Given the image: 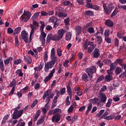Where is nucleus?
Here are the masks:
<instances>
[{"label": "nucleus", "instance_id": "f257e3e1", "mask_svg": "<svg viewBox=\"0 0 126 126\" xmlns=\"http://www.w3.org/2000/svg\"><path fill=\"white\" fill-rule=\"evenodd\" d=\"M22 106V103H20L18 104V106L14 108V113L12 114V119L13 120H17V119H19L22 115H23V110H19L21 106Z\"/></svg>", "mask_w": 126, "mask_h": 126}, {"label": "nucleus", "instance_id": "f03ea898", "mask_svg": "<svg viewBox=\"0 0 126 126\" xmlns=\"http://www.w3.org/2000/svg\"><path fill=\"white\" fill-rule=\"evenodd\" d=\"M96 66L93 65L91 67H88L86 69V72L88 74V76L90 79L93 78V74L96 72Z\"/></svg>", "mask_w": 126, "mask_h": 126}, {"label": "nucleus", "instance_id": "7ed1b4c3", "mask_svg": "<svg viewBox=\"0 0 126 126\" xmlns=\"http://www.w3.org/2000/svg\"><path fill=\"white\" fill-rule=\"evenodd\" d=\"M32 16L31 13L29 11H24L23 14L20 17V19L21 21H24V22H27L29 19H30V17Z\"/></svg>", "mask_w": 126, "mask_h": 126}, {"label": "nucleus", "instance_id": "20e7f679", "mask_svg": "<svg viewBox=\"0 0 126 126\" xmlns=\"http://www.w3.org/2000/svg\"><path fill=\"white\" fill-rule=\"evenodd\" d=\"M65 32V30L63 29L58 30L57 32L58 34L55 35L56 38V40H57V41H60V40H62Z\"/></svg>", "mask_w": 126, "mask_h": 126}, {"label": "nucleus", "instance_id": "39448f33", "mask_svg": "<svg viewBox=\"0 0 126 126\" xmlns=\"http://www.w3.org/2000/svg\"><path fill=\"white\" fill-rule=\"evenodd\" d=\"M21 36L26 44L29 43V38L28 37L29 34L28 32H26V31H22L21 32Z\"/></svg>", "mask_w": 126, "mask_h": 126}, {"label": "nucleus", "instance_id": "423d86ee", "mask_svg": "<svg viewBox=\"0 0 126 126\" xmlns=\"http://www.w3.org/2000/svg\"><path fill=\"white\" fill-rule=\"evenodd\" d=\"M55 63L52 61H50L45 63L44 68L45 72H49V69L53 68V67L55 66Z\"/></svg>", "mask_w": 126, "mask_h": 126}, {"label": "nucleus", "instance_id": "0eeeda50", "mask_svg": "<svg viewBox=\"0 0 126 126\" xmlns=\"http://www.w3.org/2000/svg\"><path fill=\"white\" fill-rule=\"evenodd\" d=\"M103 7L106 14H108V15L111 14V12H112V10H113V7H112V5H108V8H107V5L105 3H103Z\"/></svg>", "mask_w": 126, "mask_h": 126}, {"label": "nucleus", "instance_id": "6e6552de", "mask_svg": "<svg viewBox=\"0 0 126 126\" xmlns=\"http://www.w3.org/2000/svg\"><path fill=\"white\" fill-rule=\"evenodd\" d=\"M58 41L57 40V38L56 37V36L55 35H53L52 33H49L47 35V38H46V43L47 44H50L51 41Z\"/></svg>", "mask_w": 126, "mask_h": 126}, {"label": "nucleus", "instance_id": "1a4fd4ad", "mask_svg": "<svg viewBox=\"0 0 126 126\" xmlns=\"http://www.w3.org/2000/svg\"><path fill=\"white\" fill-rule=\"evenodd\" d=\"M46 37H47V33L44 32H41L39 36V40L41 41L42 45L46 43Z\"/></svg>", "mask_w": 126, "mask_h": 126}, {"label": "nucleus", "instance_id": "9d476101", "mask_svg": "<svg viewBox=\"0 0 126 126\" xmlns=\"http://www.w3.org/2000/svg\"><path fill=\"white\" fill-rule=\"evenodd\" d=\"M30 27L32 30L30 34V42H31V41H32V36L34 35V32H35V29H36V28L37 27H35V26L31 24Z\"/></svg>", "mask_w": 126, "mask_h": 126}, {"label": "nucleus", "instance_id": "9b49d317", "mask_svg": "<svg viewBox=\"0 0 126 126\" xmlns=\"http://www.w3.org/2000/svg\"><path fill=\"white\" fill-rule=\"evenodd\" d=\"M100 50L98 48H95L94 50V51L93 54V58H94L95 59H97L100 57Z\"/></svg>", "mask_w": 126, "mask_h": 126}, {"label": "nucleus", "instance_id": "f8f14e48", "mask_svg": "<svg viewBox=\"0 0 126 126\" xmlns=\"http://www.w3.org/2000/svg\"><path fill=\"white\" fill-rule=\"evenodd\" d=\"M61 115L56 114L54 115L52 117V122H55V123H58L61 121Z\"/></svg>", "mask_w": 126, "mask_h": 126}, {"label": "nucleus", "instance_id": "ddd939ff", "mask_svg": "<svg viewBox=\"0 0 126 126\" xmlns=\"http://www.w3.org/2000/svg\"><path fill=\"white\" fill-rule=\"evenodd\" d=\"M84 15L86 18H89V16H94V12L91 10H87L84 13Z\"/></svg>", "mask_w": 126, "mask_h": 126}, {"label": "nucleus", "instance_id": "4468645a", "mask_svg": "<svg viewBox=\"0 0 126 126\" xmlns=\"http://www.w3.org/2000/svg\"><path fill=\"white\" fill-rule=\"evenodd\" d=\"M12 60H13V58L10 57L9 58H7V59L4 60V63L5 66H8L9 63H12Z\"/></svg>", "mask_w": 126, "mask_h": 126}, {"label": "nucleus", "instance_id": "2eb2a0df", "mask_svg": "<svg viewBox=\"0 0 126 126\" xmlns=\"http://www.w3.org/2000/svg\"><path fill=\"white\" fill-rule=\"evenodd\" d=\"M100 99L99 100V102L100 103H105L106 101H107V96H106V95L105 94H101L100 95Z\"/></svg>", "mask_w": 126, "mask_h": 126}, {"label": "nucleus", "instance_id": "dca6fc26", "mask_svg": "<svg viewBox=\"0 0 126 126\" xmlns=\"http://www.w3.org/2000/svg\"><path fill=\"white\" fill-rule=\"evenodd\" d=\"M105 24L107 27H113L114 26V22L111 20H107L105 21Z\"/></svg>", "mask_w": 126, "mask_h": 126}, {"label": "nucleus", "instance_id": "f3484780", "mask_svg": "<svg viewBox=\"0 0 126 126\" xmlns=\"http://www.w3.org/2000/svg\"><path fill=\"white\" fill-rule=\"evenodd\" d=\"M67 93L70 96V98H71L72 96V90L69 85H68L67 86Z\"/></svg>", "mask_w": 126, "mask_h": 126}, {"label": "nucleus", "instance_id": "a211bd4d", "mask_svg": "<svg viewBox=\"0 0 126 126\" xmlns=\"http://www.w3.org/2000/svg\"><path fill=\"white\" fill-rule=\"evenodd\" d=\"M51 91H52L51 89H48L44 93V94H43L42 97L43 100H45V99H46L47 97H49V95H50V93H51Z\"/></svg>", "mask_w": 126, "mask_h": 126}, {"label": "nucleus", "instance_id": "6ab92c4d", "mask_svg": "<svg viewBox=\"0 0 126 126\" xmlns=\"http://www.w3.org/2000/svg\"><path fill=\"white\" fill-rule=\"evenodd\" d=\"M92 108H93V106L92 105V103H89L88 104L87 110L85 113V115L86 116H87L88 115V114H89V112H90V111H91Z\"/></svg>", "mask_w": 126, "mask_h": 126}, {"label": "nucleus", "instance_id": "aec40b11", "mask_svg": "<svg viewBox=\"0 0 126 126\" xmlns=\"http://www.w3.org/2000/svg\"><path fill=\"white\" fill-rule=\"evenodd\" d=\"M25 62H27L28 63L31 64L32 63V59L28 55H26L24 57Z\"/></svg>", "mask_w": 126, "mask_h": 126}, {"label": "nucleus", "instance_id": "412c9836", "mask_svg": "<svg viewBox=\"0 0 126 126\" xmlns=\"http://www.w3.org/2000/svg\"><path fill=\"white\" fill-rule=\"evenodd\" d=\"M75 30L76 32L77 35H80L81 34V30H82V29L81 28V27L80 26H77L75 28Z\"/></svg>", "mask_w": 126, "mask_h": 126}, {"label": "nucleus", "instance_id": "4be33fe9", "mask_svg": "<svg viewBox=\"0 0 126 126\" xmlns=\"http://www.w3.org/2000/svg\"><path fill=\"white\" fill-rule=\"evenodd\" d=\"M104 78L105 81H106L107 82H110V81L113 80V76L111 75H106Z\"/></svg>", "mask_w": 126, "mask_h": 126}, {"label": "nucleus", "instance_id": "5701e85b", "mask_svg": "<svg viewBox=\"0 0 126 126\" xmlns=\"http://www.w3.org/2000/svg\"><path fill=\"white\" fill-rule=\"evenodd\" d=\"M58 16L60 17V18H65L67 16V14L65 12H59L58 13Z\"/></svg>", "mask_w": 126, "mask_h": 126}, {"label": "nucleus", "instance_id": "b1692460", "mask_svg": "<svg viewBox=\"0 0 126 126\" xmlns=\"http://www.w3.org/2000/svg\"><path fill=\"white\" fill-rule=\"evenodd\" d=\"M82 80L85 81V82H87V81L89 80L88 78V75H87V74L86 73L83 74L82 76Z\"/></svg>", "mask_w": 126, "mask_h": 126}, {"label": "nucleus", "instance_id": "393cba45", "mask_svg": "<svg viewBox=\"0 0 126 126\" xmlns=\"http://www.w3.org/2000/svg\"><path fill=\"white\" fill-rule=\"evenodd\" d=\"M58 21V18L56 17L52 16L51 17L50 19L48 20V22L50 23H54L57 22Z\"/></svg>", "mask_w": 126, "mask_h": 126}, {"label": "nucleus", "instance_id": "a878e982", "mask_svg": "<svg viewBox=\"0 0 126 126\" xmlns=\"http://www.w3.org/2000/svg\"><path fill=\"white\" fill-rule=\"evenodd\" d=\"M57 103H58V99H55V98H53L52 105H51V109H54V108H56L57 107Z\"/></svg>", "mask_w": 126, "mask_h": 126}, {"label": "nucleus", "instance_id": "bb28decb", "mask_svg": "<svg viewBox=\"0 0 126 126\" xmlns=\"http://www.w3.org/2000/svg\"><path fill=\"white\" fill-rule=\"evenodd\" d=\"M96 39L98 42L97 44L98 45H101L102 43V42H103V39L102 38V36L97 35L96 36Z\"/></svg>", "mask_w": 126, "mask_h": 126}, {"label": "nucleus", "instance_id": "cd10ccee", "mask_svg": "<svg viewBox=\"0 0 126 126\" xmlns=\"http://www.w3.org/2000/svg\"><path fill=\"white\" fill-rule=\"evenodd\" d=\"M54 110V115H61V113H62V109L60 108H55Z\"/></svg>", "mask_w": 126, "mask_h": 126}, {"label": "nucleus", "instance_id": "c85d7f7f", "mask_svg": "<svg viewBox=\"0 0 126 126\" xmlns=\"http://www.w3.org/2000/svg\"><path fill=\"white\" fill-rule=\"evenodd\" d=\"M40 15V12L35 13L32 17V20H36L37 18L39 17Z\"/></svg>", "mask_w": 126, "mask_h": 126}, {"label": "nucleus", "instance_id": "c756f323", "mask_svg": "<svg viewBox=\"0 0 126 126\" xmlns=\"http://www.w3.org/2000/svg\"><path fill=\"white\" fill-rule=\"evenodd\" d=\"M94 49H95V46H90L88 48V54H91L92 52H93L94 50Z\"/></svg>", "mask_w": 126, "mask_h": 126}, {"label": "nucleus", "instance_id": "7c9ffc66", "mask_svg": "<svg viewBox=\"0 0 126 126\" xmlns=\"http://www.w3.org/2000/svg\"><path fill=\"white\" fill-rule=\"evenodd\" d=\"M71 39V33L70 32H67L65 35L66 41H70Z\"/></svg>", "mask_w": 126, "mask_h": 126}, {"label": "nucleus", "instance_id": "2f4dec72", "mask_svg": "<svg viewBox=\"0 0 126 126\" xmlns=\"http://www.w3.org/2000/svg\"><path fill=\"white\" fill-rule=\"evenodd\" d=\"M20 31H21V27H18L16 28L14 30V34L15 35V34H19V33H20Z\"/></svg>", "mask_w": 126, "mask_h": 126}, {"label": "nucleus", "instance_id": "473e14b6", "mask_svg": "<svg viewBox=\"0 0 126 126\" xmlns=\"http://www.w3.org/2000/svg\"><path fill=\"white\" fill-rule=\"evenodd\" d=\"M17 126H25V122L23 121V120L21 119L19 121L17 125Z\"/></svg>", "mask_w": 126, "mask_h": 126}, {"label": "nucleus", "instance_id": "72a5a7b5", "mask_svg": "<svg viewBox=\"0 0 126 126\" xmlns=\"http://www.w3.org/2000/svg\"><path fill=\"white\" fill-rule=\"evenodd\" d=\"M45 121V117H42L40 120H39L36 123V125L39 126L44 123Z\"/></svg>", "mask_w": 126, "mask_h": 126}, {"label": "nucleus", "instance_id": "f704fd0d", "mask_svg": "<svg viewBox=\"0 0 126 126\" xmlns=\"http://www.w3.org/2000/svg\"><path fill=\"white\" fill-rule=\"evenodd\" d=\"M123 70H122V68L120 67H118L116 68L115 70V74L116 75H118V74H120L121 72H122Z\"/></svg>", "mask_w": 126, "mask_h": 126}, {"label": "nucleus", "instance_id": "c9c22d12", "mask_svg": "<svg viewBox=\"0 0 126 126\" xmlns=\"http://www.w3.org/2000/svg\"><path fill=\"white\" fill-rule=\"evenodd\" d=\"M50 58L51 59V61L56 64V63L58 62V58L56 56H50Z\"/></svg>", "mask_w": 126, "mask_h": 126}, {"label": "nucleus", "instance_id": "e433bc0d", "mask_svg": "<svg viewBox=\"0 0 126 126\" xmlns=\"http://www.w3.org/2000/svg\"><path fill=\"white\" fill-rule=\"evenodd\" d=\"M112 101H113V99L111 98H109L108 99V102H107V103L105 105L106 108H110V107L111 106V105L112 104Z\"/></svg>", "mask_w": 126, "mask_h": 126}, {"label": "nucleus", "instance_id": "4c0bfd02", "mask_svg": "<svg viewBox=\"0 0 126 126\" xmlns=\"http://www.w3.org/2000/svg\"><path fill=\"white\" fill-rule=\"evenodd\" d=\"M118 12H119V11H118L117 8H116L111 14L110 17H114V16H116L118 14Z\"/></svg>", "mask_w": 126, "mask_h": 126}, {"label": "nucleus", "instance_id": "58836bf2", "mask_svg": "<svg viewBox=\"0 0 126 126\" xmlns=\"http://www.w3.org/2000/svg\"><path fill=\"white\" fill-rule=\"evenodd\" d=\"M16 86V81L15 80V79H13V81L10 83V87H15Z\"/></svg>", "mask_w": 126, "mask_h": 126}, {"label": "nucleus", "instance_id": "ea45409f", "mask_svg": "<svg viewBox=\"0 0 126 126\" xmlns=\"http://www.w3.org/2000/svg\"><path fill=\"white\" fill-rule=\"evenodd\" d=\"M52 77H51L50 75L47 76L44 80L45 83H47V82H48L49 80H51Z\"/></svg>", "mask_w": 126, "mask_h": 126}, {"label": "nucleus", "instance_id": "a19ab883", "mask_svg": "<svg viewBox=\"0 0 126 126\" xmlns=\"http://www.w3.org/2000/svg\"><path fill=\"white\" fill-rule=\"evenodd\" d=\"M114 118H115V116L111 115L107 117H104V120H106V121H109L110 120H113Z\"/></svg>", "mask_w": 126, "mask_h": 126}, {"label": "nucleus", "instance_id": "79ce46f5", "mask_svg": "<svg viewBox=\"0 0 126 126\" xmlns=\"http://www.w3.org/2000/svg\"><path fill=\"white\" fill-rule=\"evenodd\" d=\"M9 118V115H5L2 120V124L4 125V123H6V120H8Z\"/></svg>", "mask_w": 126, "mask_h": 126}, {"label": "nucleus", "instance_id": "37998d69", "mask_svg": "<svg viewBox=\"0 0 126 126\" xmlns=\"http://www.w3.org/2000/svg\"><path fill=\"white\" fill-rule=\"evenodd\" d=\"M57 55L58 57H62L63 56V51L60 48H58L57 50Z\"/></svg>", "mask_w": 126, "mask_h": 126}, {"label": "nucleus", "instance_id": "c03bdc74", "mask_svg": "<svg viewBox=\"0 0 126 126\" xmlns=\"http://www.w3.org/2000/svg\"><path fill=\"white\" fill-rule=\"evenodd\" d=\"M116 63H113L111 64L110 69L111 70V71L115 70V69L116 68Z\"/></svg>", "mask_w": 126, "mask_h": 126}, {"label": "nucleus", "instance_id": "a18cd8bd", "mask_svg": "<svg viewBox=\"0 0 126 126\" xmlns=\"http://www.w3.org/2000/svg\"><path fill=\"white\" fill-rule=\"evenodd\" d=\"M87 31L90 34H93V33H95V31L94 30V28L90 27L88 29Z\"/></svg>", "mask_w": 126, "mask_h": 126}, {"label": "nucleus", "instance_id": "49530a36", "mask_svg": "<svg viewBox=\"0 0 126 126\" xmlns=\"http://www.w3.org/2000/svg\"><path fill=\"white\" fill-rule=\"evenodd\" d=\"M120 78H126V70H125V71L123 72L120 75Z\"/></svg>", "mask_w": 126, "mask_h": 126}, {"label": "nucleus", "instance_id": "de8ad7c7", "mask_svg": "<svg viewBox=\"0 0 126 126\" xmlns=\"http://www.w3.org/2000/svg\"><path fill=\"white\" fill-rule=\"evenodd\" d=\"M17 74H19V76L22 77L23 76V73H22V70L21 69H18L16 71Z\"/></svg>", "mask_w": 126, "mask_h": 126}, {"label": "nucleus", "instance_id": "09e8293b", "mask_svg": "<svg viewBox=\"0 0 126 126\" xmlns=\"http://www.w3.org/2000/svg\"><path fill=\"white\" fill-rule=\"evenodd\" d=\"M38 104V99H35L31 105V108H34Z\"/></svg>", "mask_w": 126, "mask_h": 126}, {"label": "nucleus", "instance_id": "8fccbe9b", "mask_svg": "<svg viewBox=\"0 0 126 126\" xmlns=\"http://www.w3.org/2000/svg\"><path fill=\"white\" fill-rule=\"evenodd\" d=\"M63 4L65 6H70V5H71V2H70V1H64L63 2Z\"/></svg>", "mask_w": 126, "mask_h": 126}, {"label": "nucleus", "instance_id": "3c124183", "mask_svg": "<svg viewBox=\"0 0 126 126\" xmlns=\"http://www.w3.org/2000/svg\"><path fill=\"white\" fill-rule=\"evenodd\" d=\"M15 47H18L19 46V42L18 41V37L17 36H15Z\"/></svg>", "mask_w": 126, "mask_h": 126}, {"label": "nucleus", "instance_id": "603ef678", "mask_svg": "<svg viewBox=\"0 0 126 126\" xmlns=\"http://www.w3.org/2000/svg\"><path fill=\"white\" fill-rule=\"evenodd\" d=\"M117 37L119 39H122L123 38V32L119 31L117 32Z\"/></svg>", "mask_w": 126, "mask_h": 126}, {"label": "nucleus", "instance_id": "864d4df0", "mask_svg": "<svg viewBox=\"0 0 126 126\" xmlns=\"http://www.w3.org/2000/svg\"><path fill=\"white\" fill-rule=\"evenodd\" d=\"M105 112V110H101L98 113L96 114L97 118H99V117L101 116V115H103L104 113Z\"/></svg>", "mask_w": 126, "mask_h": 126}, {"label": "nucleus", "instance_id": "5fc2aeb1", "mask_svg": "<svg viewBox=\"0 0 126 126\" xmlns=\"http://www.w3.org/2000/svg\"><path fill=\"white\" fill-rule=\"evenodd\" d=\"M68 63H69V61H68L67 60H65V61L64 62V63H63V66H64V67H68V66H69Z\"/></svg>", "mask_w": 126, "mask_h": 126}, {"label": "nucleus", "instance_id": "6e6d98bb", "mask_svg": "<svg viewBox=\"0 0 126 126\" xmlns=\"http://www.w3.org/2000/svg\"><path fill=\"white\" fill-rule=\"evenodd\" d=\"M104 63H105V64L109 65V64H111L112 61L110 59H106L104 61Z\"/></svg>", "mask_w": 126, "mask_h": 126}, {"label": "nucleus", "instance_id": "4d7b16f0", "mask_svg": "<svg viewBox=\"0 0 126 126\" xmlns=\"http://www.w3.org/2000/svg\"><path fill=\"white\" fill-rule=\"evenodd\" d=\"M65 102V104L67 105V106L70 105V101H69V96H66Z\"/></svg>", "mask_w": 126, "mask_h": 126}, {"label": "nucleus", "instance_id": "13d9d810", "mask_svg": "<svg viewBox=\"0 0 126 126\" xmlns=\"http://www.w3.org/2000/svg\"><path fill=\"white\" fill-rule=\"evenodd\" d=\"M22 60L21 59L15 60L14 61V63L15 65L19 64V63H21Z\"/></svg>", "mask_w": 126, "mask_h": 126}, {"label": "nucleus", "instance_id": "bf43d9fd", "mask_svg": "<svg viewBox=\"0 0 126 126\" xmlns=\"http://www.w3.org/2000/svg\"><path fill=\"white\" fill-rule=\"evenodd\" d=\"M56 56V52L55 51V48H53L51 51V56L50 57H53Z\"/></svg>", "mask_w": 126, "mask_h": 126}, {"label": "nucleus", "instance_id": "052dcab7", "mask_svg": "<svg viewBox=\"0 0 126 126\" xmlns=\"http://www.w3.org/2000/svg\"><path fill=\"white\" fill-rule=\"evenodd\" d=\"M56 71V68H53L50 72V73L49 74V75L52 77L54 76V73H55Z\"/></svg>", "mask_w": 126, "mask_h": 126}, {"label": "nucleus", "instance_id": "680f3d73", "mask_svg": "<svg viewBox=\"0 0 126 126\" xmlns=\"http://www.w3.org/2000/svg\"><path fill=\"white\" fill-rule=\"evenodd\" d=\"M64 23H65V25H68L69 24V17L66 18L64 20Z\"/></svg>", "mask_w": 126, "mask_h": 126}, {"label": "nucleus", "instance_id": "e2e57ef3", "mask_svg": "<svg viewBox=\"0 0 126 126\" xmlns=\"http://www.w3.org/2000/svg\"><path fill=\"white\" fill-rule=\"evenodd\" d=\"M105 78V76L103 75L100 76L97 80V82H100V81H102L103 79Z\"/></svg>", "mask_w": 126, "mask_h": 126}, {"label": "nucleus", "instance_id": "0e129e2a", "mask_svg": "<svg viewBox=\"0 0 126 126\" xmlns=\"http://www.w3.org/2000/svg\"><path fill=\"white\" fill-rule=\"evenodd\" d=\"M93 7V5H92V4H91L89 2H87L86 7H87L88 8H92Z\"/></svg>", "mask_w": 126, "mask_h": 126}, {"label": "nucleus", "instance_id": "69168bd1", "mask_svg": "<svg viewBox=\"0 0 126 126\" xmlns=\"http://www.w3.org/2000/svg\"><path fill=\"white\" fill-rule=\"evenodd\" d=\"M114 44L115 47H119V39L117 38L114 40Z\"/></svg>", "mask_w": 126, "mask_h": 126}, {"label": "nucleus", "instance_id": "338daca9", "mask_svg": "<svg viewBox=\"0 0 126 126\" xmlns=\"http://www.w3.org/2000/svg\"><path fill=\"white\" fill-rule=\"evenodd\" d=\"M40 13H41V15H42V16H47V15H48V13L44 11H41Z\"/></svg>", "mask_w": 126, "mask_h": 126}, {"label": "nucleus", "instance_id": "774afa93", "mask_svg": "<svg viewBox=\"0 0 126 126\" xmlns=\"http://www.w3.org/2000/svg\"><path fill=\"white\" fill-rule=\"evenodd\" d=\"M60 93L62 95H63L65 93V88H63L60 90Z\"/></svg>", "mask_w": 126, "mask_h": 126}]
</instances>
